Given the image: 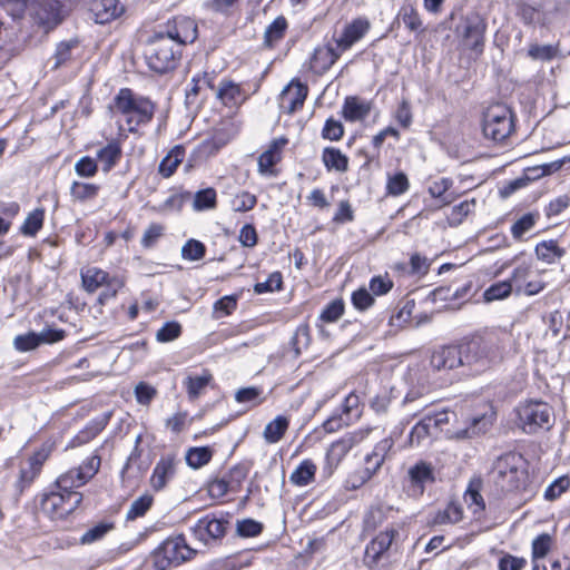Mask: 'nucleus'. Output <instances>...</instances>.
<instances>
[{
	"label": "nucleus",
	"instance_id": "nucleus-1",
	"mask_svg": "<svg viewBox=\"0 0 570 570\" xmlns=\"http://www.w3.org/2000/svg\"><path fill=\"white\" fill-rule=\"evenodd\" d=\"M503 341L497 335L474 338L462 345L463 371L465 376L482 375L498 367L504 358Z\"/></svg>",
	"mask_w": 570,
	"mask_h": 570
},
{
	"label": "nucleus",
	"instance_id": "nucleus-2",
	"mask_svg": "<svg viewBox=\"0 0 570 570\" xmlns=\"http://www.w3.org/2000/svg\"><path fill=\"white\" fill-rule=\"evenodd\" d=\"M115 115H120L129 131H135L140 125L149 122L154 116L155 106L145 97L135 95L130 89H120L110 107Z\"/></svg>",
	"mask_w": 570,
	"mask_h": 570
},
{
	"label": "nucleus",
	"instance_id": "nucleus-3",
	"mask_svg": "<svg viewBox=\"0 0 570 570\" xmlns=\"http://www.w3.org/2000/svg\"><path fill=\"white\" fill-rule=\"evenodd\" d=\"M515 424L525 434H537L548 431L553 425L554 414L552 407L539 400H525L515 409Z\"/></svg>",
	"mask_w": 570,
	"mask_h": 570
},
{
	"label": "nucleus",
	"instance_id": "nucleus-4",
	"mask_svg": "<svg viewBox=\"0 0 570 570\" xmlns=\"http://www.w3.org/2000/svg\"><path fill=\"white\" fill-rule=\"evenodd\" d=\"M179 53L178 45L159 33L146 45L145 59L151 70L164 73L175 68Z\"/></svg>",
	"mask_w": 570,
	"mask_h": 570
},
{
	"label": "nucleus",
	"instance_id": "nucleus-5",
	"mask_svg": "<svg viewBox=\"0 0 570 570\" xmlns=\"http://www.w3.org/2000/svg\"><path fill=\"white\" fill-rule=\"evenodd\" d=\"M373 431L374 430L370 428L358 429L332 442L325 453L322 466L323 475L325 478L332 476L348 452L365 441Z\"/></svg>",
	"mask_w": 570,
	"mask_h": 570
},
{
	"label": "nucleus",
	"instance_id": "nucleus-6",
	"mask_svg": "<svg viewBox=\"0 0 570 570\" xmlns=\"http://www.w3.org/2000/svg\"><path fill=\"white\" fill-rule=\"evenodd\" d=\"M194 553L183 537H175L168 538L155 549L151 559L156 570H166L190 560Z\"/></svg>",
	"mask_w": 570,
	"mask_h": 570
},
{
	"label": "nucleus",
	"instance_id": "nucleus-7",
	"mask_svg": "<svg viewBox=\"0 0 570 570\" xmlns=\"http://www.w3.org/2000/svg\"><path fill=\"white\" fill-rule=\"evenodd\" d=\"M81 281L83 288L89 293L105 287L98 297L100 304H105L108 299L114 298L125 284L122 277L109 275L107 272L94 266L81 271Z\"/></svg>",
	"mask_w": 570,
	"mask_h": 570
},
{
	"label": "nucleus",
	"instance_id": "nucleus-8",
	"mask_svg": "<svg viewBox=\"0 0 570 570\" xmlns=\"http://www.w3.org/2000/svg\"><path fill=\"white\" fill-rule=\"evenodd\" d=\"M543 271L534 267L532 262L517 264L511 273L510 281L517 295L533 296L546 287Z\"/></svg>",
	"mask_w": 570,
	"mask_h": 570
},
{
	"label": "nucleus",
	"instance_id": "nucleus-9",
	"mask_svg": "<svg viewBox=\"0 0 570 570\" xmlns=\"http://www.w3.org/2000/svg\"><path fill=\"white\" fill-rule=\"evenodd\" d=\"M101 458L94 453L88 456L79 466L71 468L61 473L56 480V487L63 491H76L87 484L99 471Z\"/></svg>",
	"mask_w": 570,
	"mask_h": 570
},
{
	"label": "nucleus",
	"instance_id": "nucleus-10",
	"mask_svg": "<svg viewBox=\"0 0 570 570\" xmlns=\"http://www.w3.org/2000/svg\"><path fill=\"white\" fill-rule=\"evenodd\" d=\"M511 110L504 105L490 107L483 118V134L493 141H503L513 131Z\"/></svg>",
	"mask_w": 570,
	"mask_h": 570
},
{
	"label": "nucleus",
	"instance_id": "nucleus-11",
	"mask_svg": "<svg viewBox=\"0 0 570 570\" xmlns=\"http://www.w3.org/2000/svg\"><path fill=\"white\" fill-rule=\"evenodd\" d=\"M83 495L78 491H52L45 494L41 509L52 519H63L72 513L82 502Z\"/></svg>",
	"mask_w": 570,
	"mask_h": 570
},
{
	"label": "nucleus",
	"instance_id": "nucleus-12",
	"mask_svg": "<svg viewBox=\"0 0 570 570\" xmlns=\"http://www.w3.org/2000/svg\"><path fill=\"white\" fill-rule=\"evenodd\" d=\"M30 16L45 32H49L63 20L61 4L58 0H37L31 7Z\"/></svg>",
	"mask_w": 570,
	"mask_h": 570
},
{
	"label": "nucleus",
	"instance_id": "nucleus-13",
	"mask_svg": "<svg viewBox=\"0 0 570 570\" xmlns=\"http://www.w3.org/2000/svg\"><path fill=\"white\" fill-rule=\"evenodd\" d=\"M487 29L485 21L479 16H469L464 19L461 28L460 36L462 43L466 49L480 55L484 47V33Z\"/></svg>",
	"mask_w": 570,
	"mask_h": 570
},
{
	"label": "nucleus",
	"instance_id": "nucleus-14",
	"mask_svg": "<svg viewBox=\"0 0 570 570\" xmlns=\"http://www.w3.org/2000/svg\"><path fill=\"white\" fill-rule=\"evenodd\" d=\"M430 367L438 373H448L458 367L463 370L462 345H444L435 348L430 357Z\"/></svg>",
	"mask_w": 570,
	"mask_h": 570
},
{
	"label": "nucleus",
	"instance_id": "nucleus-15",
	"mask_svg": "<svg viewBox=\"0 0 570 570\" xmlns=\"http://www.w3.org/2000/svg\"><path fill=\"white\" fill-rule=\"evenodd\" d=\"M513 459V456L500 458L492 472L497 485L504 491L518 489L520 476L523 474L522 471L511 463Z\"/></svg>",
	"mask_w": 570,
	"mask_h": 570
},
{
	"label": "nucleus",
	"instance_id": "nucleus-16",
	"mask_svg": "<svg viewBox=\"0 0 570 570\" xmlns=\"http://www.w3.org/2000/svg\"><path fill=\"white\" fill-rule=\"evenodd\" d=\"M397 531L394 528H389L380 532L373 538L365 548L364 563L370 569L376 567L382 556L390 549Z\"/></svg>",
	"mask_w": 570,
	"mask_h": 570
},
{
	"label": "nucleus",
	"instance_id": "nucleus-17",
	"mask_svg": "<svg viewBox=\"0 0 570 570\" xmlns=\"http://www.w3.org/2000/svg\"><path fill=\"white\" fill-rule=\"evenodd\" d=\"M308 88L297 80H292L279 95V107L286 114L301 109L307 97Z\"/></svg>",
	"mask_w": 570,
	"mask_h": 570
},
{
	"label": "nucleus",
	"instance_id": "nucleus-18",
	"mask_svg": "<svg viewBox=\"0 0 570 570\" xmlns=\"http://www.w3.org/2000/svg\"><path fill=\"white\" fill-rule=\"evenodd\" d=\"M370 28L371 23L366 18L354 19L344 27L341 36L334 37L335 45L344 52L360 41L368 32Z\"/></svg>",
	"mask_w": 570,
	"mask_h": 570
},
{
	"label": "nucleus",
	"instance_id": "nucleus-19",
	"mask_svg": "<svg viewBox=\"0 0 570 570\" xmlns=\"http://www.w3.org/2000/svg\"><path fill=\"white\" fill-rule=\"evenodd\" d=\"M166 37H170L174 43L180 46L193 43L197 38V24L195 21L187 17H179L174 19L173 24L167 28Z\"/></svg>",
	"mask_w": 570,
	"mask_h": 570
},
{
	"label": "nucleus",
	"instance_id": "nucleus-20",
	"mask_svg": "<svg viewBox=\"0 0 570 570\" xmlns=\"http://www.w3.org/2000/svg\"><path fill=\"white\" fill-rule=\"evenodd\" d=\"M227 522L218 519L215 515H206L197 521L194 527L195 535L208 543L210 540H217L225 535Z\"/></svg>",
	"mask_w": 570,
	"mask_h": 570
},
{
	"label": "nucleus",
	"instance_id": "nucleus-21",
	"mask_svg": "<svg viewBox=\"0 0 570 570\" xmlns=\"http://www.w3.org/2000/svg\"><path fill=\"white\" fill-rule=\"evenodd\" d=\"M342 53L343 51L337 48V45L335 47L332 43L318 46L311 58V68L318 73L325 72Z\"/></svg>",
	"mask_w": 570,
	"mask_h": 570
},
{
	"label": "nucleus",
	"instance_id": "nucleus-22",
	"mask_svg": "<svg viewBox=\"0 0 570 570\" xmlns=\"http://www.w3.org/2000/svg\"><path fill=\"white\" fill-rule=\"evenodd\" d=\"M285 137L275 138L268 148L258 157V171L262 175H273V167L281 160L282 150L287 145Z\"/></svg>",
	"mask_w": 570,
	"mask_h": 570
},
{
	"label": "nucleus",
	"instance_id": "nucleus-23",
	"mask_svg": "<svg viewBox=\"0 0 570 570\" xmlns=\"http://www.w3.org/2000/svg\"><path fill=\"white\" fill-rule=\"evenodd\" d=\"M91 11L95 21L105 24L118 18L124 11V6L119 0H98L92 3Z\"/></svg>",
	"mask_w": 570,
	"mask_h": 570
},
{
	"label": "nucleus",
	"instance_id": "nucleus-24",
	"mask_svg": "<svg viewBox=\"0 0 570 570\" xmlns=\"http://www.w3.org/2000/svg\"><path fill=\"white\" fill-rule=\"evenodd\" d=\"M371 102L358 97H346L342 107V116L346 121L354 122L365 119L371 112Z\"/></svg>",
	"mask_w": 570,
	"mask_h": 570
},
{
	"label": "nucleus",
	"instance_id": "nucleus-25",
	"mask_svg": "<svg viewBox=\"0 0 570 570\" xmlns=\"http://www.w3.org/2000/svg\"><path fill=\"white\" fill-rule=\"evenodd\" d=\"M409 479L415 492L422 494L424 487L434 481L433 466L424 461L412 465L407 471Z\"/></svg>",
	"mask_w": 570,
	"mask_h": 570
},
{
	"label": "nucleus",
	"instance_id": "nucleus-26",
	"mask_svg": "<svg viewBox=\"0 0 570 570\" xmlns=\"http://www.w3.org/2000/svg\"><path fill=\"white\" fill-rule=\"evenodd\" d=\"M174 472L175 458L171 455L161 458L156 464L150 478L153 489L157 491L164 489L168 480L174 475Z\"/></svg>",
	"mask_w": 570,
	"mask_h": 570
},
{
	"label": "nucleus",
	"instance_id": "nucleus-27",
	"mask_svg": "<svg viewBox=\"0 0 570 570\" xmlns=\"http://www.w3.org/2000/svg\"><path fill=\"white\" fill-rule=\"evenodd\" d=\"M393 445L394 441L392 438L382 439L375 444L372 452L365 455L364 463H366L372 469V471L377 473Z\"/></svg>",
	"mask_w": 570,
	"mask_h": 570
},
{
	"label": "nucleus",
	"instance_id": "nucleus-28",
	"mask_svg": "<svg viewBox=\"0 0 570 570\" xmlns=\"http://www.w3.org/2000/svg\"><path fill=\"white\" fill-rule=\"evenodd\" d=\"M322 161L328 171L345 173L348 169V157L335 147L323 149Z\"/></svg>",
	"mask_w": 570,
	"mask_h": 570
},
{
	"label": "nucleus",
	"instance_id": "nucleus-29",
	"mask_svg": "<svg viewBox=\"0 0 570 570\" xmlns=\"http://www.w3.org/2000/svg\"><path fill=\"white\" fill-rule=\"evenodd\" d=\"M534 252L538 259L547 264L557 263L566 254V249L560 247L554 239L540 242L537 244Z\"/></svg>",
	"mask_w": 570,
	"mask_h": 570
},
{
	"label": "nucleus",
	"instance_id": "nucleus-30",
	"mask_svg": "<svg viewBox=\"0 0 570 570\" xmlns=\"http://www.w3.org/2000/svg\"><path fill=\"white\" fill-rule=\"evenodd\" d=\"M316 470V464L311 459H305L291 473L289 481L296 487H306L314 481Z\"/></svg>",
	"mask_w": 570,
	"mask_h": 570
},
{
	"label": "nucleus",
	"instance_id": "nucleus-31",
	"mask_svg": "<svg viewBox=\"0 0 570 570\" xmlns=\"http://www.w3.org/2000/svg\"><path fill=\"white\" fill-rule=\"evenodd\" d=\"M289 426L288 417L284 415L276 416L273 421L266 424L263 431V438L266 443L274 444L279 442Z\"/></svg>",
	"mask_w": 570,
	"mask_h": 570
},
{
	"label": "nucleus",
	"instance_id": "nucleus-32",
	"mask_svg": "<svg viewBox=\"0 0 570 570\" xmlns=\"http://www.w3.org/2000/svg\"><path fill=\"white\" fill-rule=\"evenodd\" d=\"M185 158V148L183 146H175L166 157L160 161L158 173L164 178H169L183 163Z\"/></svg>",
	"mask_w": 570,
	"mask_h": 570
},
{
	"label": "nucleus",
	"instance_id": "nucleus-33",
	"mask_svg": "<svg viewBox=\"0 0 570 570\" xmlns=\"http://www.w3.org/2000/svg\"><path fill=\"white\" fill-rule=\"evenodd\" d=\"M120 157L121 146L115 140L97 151V159L102 164V170L106 173L116 166Z\"/></svg>",
	"mask_w": 570,
	"mask_h": 570
},
{
	"label": "nucleus",
	"instance_id": "nucleus-34",
	"mask_svg": "<svg viewBox=\"0 0 570 570\" xmlns=\"http://www.w3.org/2000/svg\"><path fill=\"white\" fill-rule=\"evenodd\" d=\"M217 97L225 105H235L245 99V95L240 86L229 80H224L220 82L217 90Z\"/></svg>",
	"mask_w": 570,
	"mask_h": 570
},
{
	"label": "nucleus",
	"instance_id": "nucleus-35",
	"mask_svg": "<svg viewBox=\"0 0 570 570\" xmlns=\"http://www.w3.org/2000/svg\"><path fill=\"white\" fill-rule=\"evenodd\" d=\"M100 186L91 183L73 181L70 186V197L73 202L85 203L97 197Z\"/></svg>",
	"mask_w": 570,
	"mask_h": 570
},
{
	"label": "nucleus",
	"instance_id": "nucleus-36",
	"mask_svg": "<svg viewBox=\"0 0 570 570\" xmlns=\"http://www.w3.org/2000/svg\"><path fill=\"white\" fill-rule=\"evenodd\" d=\"M442 420L432 417L430 415L417 422L411 430L410 443L411 445L421 444L429 435L431 426H436Z\"/></svg>",
	"mask_w": 570,
	"mask_h": 570
},
{
	"label": "nucleus",
	"instance_id": "nucleus-37",
	"mask_svg": "<svg viewBox=\"0 0 570 570\" xmlns=\"http://www.w3.org/2000/svg\"><path fill=\"white\" fill-rule=\"evenodd\" d=\"M397 19H400L410 31H422L423 22L416 8L412 3H405L400 8Z\"/></svg>",
	"mask_w": 570,
	"mask_h": 570
},
{
	"label": "nucleus",
	"instance_id": "nucleus-38",
	"mask_svg": "<svg viewBox=\"0 0 570 570\" xmlns=\"http://www.w3.org/2000/svg\"><path fill=\"white\" fill-rule=\"evenodd\" d=\"M210 381L212 374L208 372H204L202 375L188 376L184 385L187 389L189 399L195 400L202 395Z\"/></svg>",
	"mask_w": 570,
	"mask_h": 570
},
{
	"label": "nucleus",
	"instance_id": "nucleus-39",
	"mask_svg": "<svg viewBox=\"0 0 570 570\" xmlns=\"http://www.w3.org/2000/svg\"><path fill=\"white\" fill-rule=\"evenodd\" d=\"M512 292H514L513 284H511L509 278L507 281L494 283L488 287L483 293V298L485 302L504 299L509 297Z\"/></svg>",
	"mask_w": 570,
	"mask_h": 570
},
{
	"label": "nucleus",
	"instance_id": "nucleus-40",
	"mask_svg": "<svg viewBox=\"0 0 570 570\" xmlns=\"http://www.w3.org/2000/svg\"><path fill=\"white\" fill-rule=\"evenodd\" d=\"M464 502L474 514H479L484 510V500L480 494V481L470 483L464 494Z\"/></svg>",
	"mask_w": 570,
	"mask_h": 570
},
{
	"label": "nucleus",
	"instance_id": "nucleus-41",
	"mask_svg": "<svg viewBox=\"0 0 570 570\" xmlns=\"http://www.w3.org/2000/svg\"><path fill=\"white\" fill-rule=\"evenodd\" d=\"M553 546V538L548 533H541L535 537L531 544L532 561L543 559L551 551Z\"/></svg>",
	"mask_w": 570,
	"mask_h": 570
},
{
	"label": "nucleus",
	"instance_id": "nucleus-42",
	"mask_svg": "<svg viewBox=\"0 0 570 570\" xmlns=\"http://www.w3.org/2000/svg\"><path fill=\"white\" fill-rule=\"evenodd\" d=\"M375 474L376 472L372 471V469L366 463H364L362 468L355 470L347 476L345 481V487L348 490L360 489L362 485L368 482Z\"/></svg>",
	"mask_w": 570,
	"mask_h": 570
},
{
	"label": "nucleus",
	"instance_id": "nucleus-43",
	"mask_svg": "<svg viewBox=\"0 0 570 570\" xmlns=\"http://www.w3.org/2000/svg\"><path fill=\"white\" fill-rule=\"evenodd\" d=\"M43 219L45 210L41 208L35 209L27 216L21 225V233L26 236H35L42 228Z\"/></svg>",
	"mask_w": 570,
	"mask_h": 570
},
{
	"label": "nucleus",
	"instance_id": "nucleus-44",
	"mask_svg": "<svg viewBox=\"0 0 570 570\" xmlns=\"http://www.w3.org/2000/svg\"><path fill=\"white\" fill-rule=\"evenodd\" d=\"M559 55L557 45L532 43L528 49V56L533 60L551 61Z\"/></svg>",
	"mask_w": 570,
	"mask_h": 570
},
{
	"label": "nucleus",
	"instance_id": "nucleus-45",
	"mask_svg": "<svg viewBox=\"0 0 570 570\" xmlns=\"http://www.w3.org/2000/svg\"><path fill=\"white\" fill-rule=\"evenodd\" d=\"M213 456V451L207 446L191 448L186 453V462L193 469H199L207 464Z\"/></svg>",
	"mask_w": 570,
	"mask_h": 570
},
{
	"label": "nucleus",
	"instance_id": "nucleus-46",
	"mask_svg": "<svg viewBox=\"0 0 570 570\" xmlns=\"http://www.w3.org/2000/svg\"><path fill=\"white\" fill-rule=\"evenodd\" d=\"M154 502V498L150 494H142L137 498L129 507L126 519L127 520H136L137 518H141L146 514V512L151 508Z\"/></svg>",
	"mask_w": 570,
	"mask_h": 570
},
{
	"label": "nucleus",
	"instance_id": "nucleus-47",
	"mask_svg": "<svg viewBox=\"0 0 570 570\" xmlns=\"http://www.w3.org/2000/svg\"><path fill=\"white\" fill-rule=\"evenodd\" d=\"M216 190L214 188H206L195 194L193 207L195 210H206L216 207Z\"/></svg>",
	"mask_w": 570,
	"mask_h": 570
},
{
	"label": "nucleus",
	"instance_id": "nucleus-48",
	"mask_svg": "<svg viewBox=\"0 0 570 570\" xmlns=\"http://www.w3.org/2000/svg\"><path fill=\"white\" fill-rule=\"evenodd\" d=\"M475 208V199L464 200L459 205L452 207L450 215L448 216L449 224L451 226L460 225L463 219L471 214Z\"/></svg>",
	"mask_w": 570,
	"mask_h": 570
},
{
	"label": "nucleus",
	"instance_id": "nucleus-49",
	"mask_svg": "<svg viewBox=\"0 0 570 570\" xmlns=\"http://www.w3.org/2000/svg\"><path fill=\"white\" fill-rule=\"evenodd\" d=\"M287 22L284 17L276 18L265 31V43L273 47L275 42L279 41L285 33Z\"/></svg>",
	"mask_w": 570,
	"mask_h": 570
},
{
	"label": "nucleus",
	"instance_id": "nucleus-50",
	"mask_svg": "<svg viewBox=\"0 0 570 570\" xmlns=\"http://www.w3.org/2000/svg\"><path fill=\"white\" fill-rule=\"evenodd\" d=\"M410 183L404 173H396L387 177L386 191L391 196H400L407 191Z\"/></svg>",
	"mask_w": 570,
	"mask_h": 570
},
{
	"label": "nucleus",
	"instance_id": "nucleus-51",
	"mask_svg": "<svg viewBox=\"0 0 570 570\" xmlns=\"http://www.w3.org/2000/svg\"><path fill=\"white\" fill-rule=\"evenodd\" d=\"M538 217L539 216L537 214L529 213L519 218L511 226V234L513 238L521 239L525 233L530 232L534 227Z\"/></svg>",
	"mask_w": 570,
	"mask_h": 570
},
{
	"label": "nucleus",
	"instance_id": "nucleus-52",
	"mask_svg": "<svg viewBox=\"0 0 570 570\" xmlns=\"http://www.w3.org/2000/svg\"><path fill=\"white\" fill-rule=\"evenodd\" d=\"M206 247L197 239H189L185 243L181 248V257L185 261L195 262L199 261L205 256Z\"/></svg>",
	"mask_w": 570,
	"mask_h": 570
},
{
	"label": "nucleus",
	"instance_id": "nucleus-53",
	"mask_svg": "<svg viewBox=\"0 0 570 570\" xmlns=\"http://www.w3.org/2000/svg\"><path fill=\"white\" fill-rule=\"evenodd\" d=\"M39 345V335L35 332H28L26 334L18 335L13 340V346L19 352L32 351Z\"/></svg>",
	"mask_w": 570,
	"mask_h": 570
},
{
	"label": "nucleus",
	"instance_id": "nucleus-54",
	"mask_svg": "<svg viewBox=\"0 0 570 570\" xmlns=\"http://www.w3.org/2000/svg\"><path fill=\"white\" fill-rule=\"evenodd\" d=\"M498 561L499 570H523L527 567V560L523 557H517L507 552H501Z\"/></svg>",
	"mask_w": 570,
	"mask_h": 570
},
{
	"label": "nucleus",
	"instance_id": "nucleus-55",
	"mask_svg": "<svg viewBox=\"0 0 570 570\" xmlns=\"http://www.w3.org/2000/svg\"><path fill=\"white\" fill-rule=\"evenodd\" d=\"M257 203L255 195L248 191L236 194L232 200V207L235 212L244 213L253 209Z\"/></svg>",
	"mask_w": 570,
	"mask_h": 570
},
{
	"label": "nucleus",
	"instance_id": "nucleus-56",
	"mask_svg": "<svg viewBox=\"0 0 570 570\" xmlns=\"http://www.w3.org/2000/svg\"><path fill=\"white\" fill-rule=\"evenodd\" d=\"M112 523H99L87 530L80 538L82 544H90L102 539L111 529Z\"/></svg>",
	"mask_w": 570,
	"mask_h": 570
},
{
	"label": "nucleus",
	"instance_id": "nucleus-57",
	"mask_svg": "<svg viewBox=\"0 0 570 570\" xmlns=\"http://www.w3.org/2000/svg\"><path fill=\"white\" fill-rule=\"evenodd\" d=\"M213 76L207 72L199 73L193 77L190 88L187 90V98L196 97L205 88H213Z\"/></svg>",
	"mask_w": 570,
	"mask_h": 570
},
{
	"label": "nucleus",
	"instance_id": "nucleus-58",
	"mask_svg": "<svg viewBox=\"0 0 570 570\" xmlns=\"http://www.w3.org/2000/svg\"><path fill=\"white\" fill-rule=\"evenodd\" d=\"M193 419L189 417L188 412H177L173 416L168 417L165 425L173 433L178 434L183 432L190 423Z\"/></svg>",
	"mask_w": 570,
	"mask_h": 570
},
{
	"label": "nucleus",
	"instance_id": "nucleus-59",
	"mask_svg": "<svg viewBox=\"0 0 570 570\" xmlns=\"http://www.w3.org/2000/svg\"><path fill=\"white\" fill-rule=\"evenodd\" d=\"M384 520L385 512L382 508L373 507L368 509L363 520L364 531H374L379 525H381L384 522Z\"/></svg>",
	"mask_w": 570,
	"mask_h": 570
},
{
	"label": "nucleus",
	"instance_id": "nucleus-60",
	"mask_svg": "<svg viewBox=\"0 0 570 570\" xmlns=\"http://www.w3.org/2000/svg\"><path fill=\"white\" fill-rule=\"evenodd\" d=\"M75 171L78 176L83 178L94 177L98 171L97 161L89 156H83L76 161Z\"/></svg>",
	"mask_w": 570,
	"mask_h": 570
},
{
	"label": "nucleus",
	"instance_id": "nucleus-61",
	"mask_svg": "<svg viewBox=\"0 0 570 570\" xmlns=\"http://www.w3.org/2000/svg\"><path fill=\"white\" fill-rule=\"evenodd\" d=\"M237 307L236 296L227 295L214 304V317L220 318L230 315Z\"/></svg>",
	"mask_w": 570,
	"mask_h": 570
},
{
	"label": "nucleus",
	"instance_id": "nucleus-62",
	"mask_svg": "<svg viewBox=\"0 0 570 570\" xmlns=\"http://www.w3.org/2000/svg\"><path fill=\"white\" fill-rule=\"evenodd\" d=\"M283 278L279 272L272 273L265 282L257 283L254 291L257 294L279 291L282 288Z\"/></svg>",
	"mask_w": 570,
	"mask_h": 570
},
{
	"label": "nucleus",
	"instance_id": "nucleus-63",
	"mask_svg": "<svg viewBox=\"0 0 570 570\" xmlns=\"http://www.w3.org/2000/svg\"><path fill=\"white\" fill-rule=\"evenodd\" d=\"M344 135L343 125L333 118H328L323 127L322 137L327 140H340Z\"/></svg>",
	"mask_w": 570,
	"mask_h": 570
},
{
	"label": "nucleus",
	"instance_id": "nucleus-64",
	"mask_svg": "<svg viewBox=\"0 0 570 570\" xmlns=\"http://www.w3.org/2000/svg\"><path fill=\"white\" fill-rule=\"evenodd\" d=\"M570 487V478L567 475L554 480L546 490L544 498L547 500H556Z\"/></svg>",
	"mask_w": 570,
	"mask_h": 570
}]
</instances>
